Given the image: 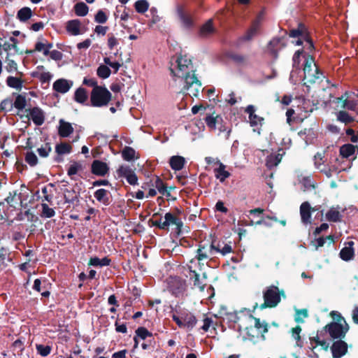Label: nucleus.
I'll return each instance as SVG.
<instances>
[{
  "mask_svg": "<svg viewBox=\"0 0 358 358\" xmlns=\"http://www.w3.org/2000/svg\"><path fill=\"white\" fill-rule=\"evenodd\" d=\"M171 74L175 78L184 80L182 91L192 97H197L201 89V83L195 75L192 60L185 56H179L170 66Z\"/></svg>",
  "mask_w": 358,
  "mask_h": 358,
  "instance_id": "1",
  "label": "nucleus"
},
{
  "mask_svg": "<svg viewBox=\"0 0 358 358\" xmlns=\"http://www.w3.org/2000/svg\"><path fill=\"white\" fill-rule=\"evenodd\" d=\"M240 320L238 324V331L243 336V340L255 341L259 334L264 338V334L268 331L267 324L265 322H261L259 319L254 317L250 313L247 312L244 317H238Z\"/></svg>",
  "mask_w": 358,
  "mask_h": 358,
  "instance_id": "2",
  "label": "nucleus"
},
{
  "mask_svg": "<svg viewBox=\"0 0 358 358\" xmlns=\"http://www.w3.org/2000/svg\"><path fill=\"white\" fill-rule=\"evenodd\" d=\"M323 78V73L319 70L313 57L310 55L306 56L303 66V85L310 87V85L321 81Z\"/></svg>",
  "mask_w": 358,
  "mask_h": 358,
  "instance_id": "3",
  "label": "nucleus"
},
{
  "mask_svg": "<svg viewBox=\"0 0 358 358\" xmlns=\"http://www.w3.org/2000/svg\"><path fill=\"white\" fill-rule=\"evenodd\" d=\"M331 315L334 320H336L337 321L332 322L326 325L324 327L325 331L329 333V336L333 339L343 338L349 330L348 324L338 312L332 311Z\"/></svg>",
  "mask_w": 358,
  "mask_h": 358,
  "instance_id": "4",
  "label": "nucleus"
},
{
  "mask_svg": "<svg viewBox=\"0 0 358 358\" xmlns=\"http://www.w3.org/2000/svg\"><path fill=\"white\" fill-rule=\"evenodd\" d=\"M111 96V93L104 86L93 88L90 93V106L97 108L106 106Z\"/></svg>",
  "mask_w": 358,
  "mask_h": 358,
  "instance_id": "5",
  "label": "nucleus"
},
{
  "mask_svg": "<svg viewBox=\"0 0 358 358\" xmlns=\"http://www.w3.org/2000/svg\"><path fill=\"white\" fill-rule=\"evenodd\" d=\"M172 319L179 328L185 329L187 331L192 330L197 322L194 315L188 310L177 311L173 314Z\"/></svg>",
  "mask_w": 358,
  "mask_h": 358,
  "instance_id": "6",
  "label": "nucleus"
},
{
  "mask_svg": "<svg viewBox=\"0 0 358 358\" xmlns=\"http://www.w3.org/2000/svg\"><path fill=\"white\" fill-rule=\"evenodd\" d=\"M285 296L284 292L280 291L278 287H268L264 292V303L262 305V308L269 307H275L280 301V296Z\"/></svg>",
  "mask_w": 358,
  "mask_h": 358,
  "instance_id": "7",
  "label": "nucleus"
},
{
  "mask_svg": "<svg viewBox=\"0 0 358 358\" xmlns=\"http://www.w3.org/2000/svg\"><path fill=\"white\" fill-rule=\"evenodd\" d=\"M335 103L341 108L355 110L358 106V90L357 92H346L341 97L336 98Z\"/></svg>",
  "mask_w": 358,
  "mask_h": 358,
  "instance_id": "8",
  "label": "nucleus"
},
{
  "mask_svg": "<svg viewBox=\"0 0 358 358\" xmlns=\"http://www.w3.org/2000/svg\"><path fill=\"white\" fill-rule=\"evenodd\" d=\"M217 253V250L215 249V245L213 242H201L196 250L195 258L199 262H203L213 258Z\"/></svg>",
  "mask_w": 358,
  "mask_h": 358,
  "instance_id": "9",
  "label": "nucleus"
},
{
  "mask_svg": "<svg viewBox=\"0 0 358 358\" xmlns=\"http://www.w3.org/2000/svg\"><path fill=\"white\" fill-rule=\"evenodd\" d=\"M189 267V280L193 282V285L195 287H197L201 292L204 291L206 288V280L207 279V274L206 273H203L202 276L201 277L199 273H197L195 271L192 270L191 266H188Z\"/></svg>",
  "mask_w": 358,
  "mask_h": 358,
  "instance_id": "10",
  "label": "nucleus"
},
{
  "mask_svg": "<svg viewBox=\"0 0 358 358\" xmlns=\"http://www.w3.org/2000/svg\"><path fill=\"white\" fill-rule=\"evenodd\" d=\"M331 350L333 358H341L346 354L348 345L345 342L339 340L333 343Z\"/></svg>",
  "mask_w": 358,
  "mask_h": 358,
  "instance_id": "11",
  "label": "nucleus"
},
{
  "mask_svg": "<svg viewBox=\"0 0 358 358\" xmlns=\"http://www.w3.org/2000/svg\"><path fill=\"white\" fill-rule=\"evenodd\" d=\"M73 81L64 78L55 80L52 85L55 91L60 94H65L69 91L73 86Z\"/></svg>",
  "mask_w": 358,
  "mask_h": 358,
  "instance_id": "12",
  "label": "nucleus"
},
{
  "mask_svg": "<svg viewBox=\"0 0 358 358\" xmlns=\"http://www.w3.org/2000/svg\"><path fill=\"white\" fill-rule=\"evenodd\" d=\"M29 112L27 117L29 118V116L36 126H41L44 123L45 113L42 109L38 107H34L29 109Z\"/></svg>",
  "mask_w": 358,
  "mask_h": 358,
  "instance_id": "13",
  "label": "nucleus"
},
{
  "mask_svg": "<svg viewBox=\"0 0 358 358\" xmlns=\"http://www.w3.org/2000/svg\"><path fill=\"white\" fill-rule=\"evenodd\" d=\"M285 44L283 38H273L268 45V51L274 57H277L278 52L285 47Z\"/></svg>",
  "mask_w": 358,
  "mask_h": 358,
  "instance_id": "14",
  "label": "nucleus"
},
{
  "mask_svg": "<svg viewBox=\"0 0 358 358\" xmlns=\"http://www.w3.org/2000/svg\"><path fill=\"white\" fill-rule=\"evenodd\" d=\"M164 226H170L174 225L176 226V231L177 233H180L181 231V228L183 225L182 220L173 215L171 213H166L164 215V221H163Z\"/></svg>",
  "mask_w": 358,
  "mask_h": 358,
  "instance_id": "15",
  "label": "nucleus"
},
{
  "mask_svg": "<svg viewBox=\"0 0 358 358\" xmlns=\"http://www.w3.org/2000/svg\"><path fill=\"white\" fill-rule=\"evenodd\" d=\"M66 29L72 36H78L83 34L81 29V22L79 20L75 19L66 22Z\"/></svg>",
  "mask_w": 358,
  "mask_h": 358,
  "instance_id": "16",
  "label": "nucleus"
},
{
  "mask_svg": "<svg viewBox=\"0 0 358 358\" xmlns=\"http://www.w3.org/2000/svg\"><path fill=\"white\" fill-rule=\"evenodd\" d=\"M109 170V168L106 163L99 161L94 160L92 164V172L94 175L103 176Z\"/></svg>",
  "mask_w": 358,
  "mask_h": 358,
  "instance_id": "17",
  "label": "nucleus"
},
{
  "mask_svg": "<svg viewBox=\"0 0 358 358\" xmlns=\"http://www.w3.org/2000/svg\"><path fill=\"white\" fill-rule=\"evenodd\" d=\"M177 13L180 20L185 28H190L193 26V20L189 13H187L182 6H178Z\"/></svg>",
  "mask_w": 358,
  "mask_h": 358,
  "instance_id": "18",
  "label": "nucleus"
},
{
  "mask_svg": "<svg viewBox=\"0 0 358 358\" xmlns=\"http://www.w3.org/2000/svg\"><path fill=\"white\" fill-rule=\"evenodd\" d=\"M59 124L58 134L59 136L66 138L73 132L74 129L71 123L62 119L59 121Z\"/></svg>",
  "mask_w": 358,
  "mask_h": 358,
  "instance_id": "19",
  "label": "nucleus"
},
{
  "mask_svg": "<svg viewBox=\"0 0 358 358\" xmlns=\"http://www.w3.org/2000/svg\"><path fill=\"white\" fill-rule=\"evenodd\" d=\"M74 100L80 104L85 106H90V102L88 103V94L87 90L83 87L78 88L74 93Z\"/></svg>",
  "mask_w": 358,
  "mask_h": 358,
  "instance_id": "20",
  "label": "nucleus"
},
{
  "mask_svg": "<svg viewBox=\"0 0 358 358\" xmlns=\"http://www.w3.org/2000/svg\"><path fill=\"white\" fill-rule=\"evenodd\" d=\"M354 242L349 241L346 245L341 250L340 257L344 261H349L353 258L354 256Z\"/></svg>",
  "mask_w": 358,
  "mask_h": 358,
  "instance_id": "21",
  "label": "nucleus"
},
{
  "mask_svg": "<svg viewBox=\"0 0 358 358\" xmlns=\"http://www.w3.org/2000/svg\"><path fill=\"white\" fill-rule=\"evenodd\" d=\"M317 157H320L321 159V154H317L315 155V165L317 169H319L321 172L324 173L328 178L332 176L333 173H338L340 171L334 166L331 165L329 167L324 166V168H320V166L317 165Z\"/></svg>",
  "mask_w": 358,
  "mask_h": 358,
  "instance_id": "22",
  "label": "nucleus"
},
{
  "mask_svg": "<svg viewBox=\"0 0 358 358\" xmlns=\"http://www.w3.org/2000/svg\"><path fill=\"white\" fill-rule=\"evenodd\" d=\"M285 152L282 153H273L266 157V166L268 169H273L278 165L281 162L282 158Z\"/></svg>",
  "mask_w": 358,
  "mask_h": 358,
  "instance_id": "23",
  "label": "nucleus"
},
{
  "mask_svg": "<svg viewBox=\"0 0 358 358\" xmlns=\"http://www.w3.org/2000/svg\"><path fill=\"white\" fill-rule=\"evenodd\" d=\"M300 215L303 224L310 223V206L308 202H303L300 206Z\"/></svg>",
  "mask_w": 358,
  "mask_h": 358,
  "instance_id": "24",
  "label": "nucleus"
},
{
  "mask_svg": "<svg viewBox=\"0 0 358 358\" xmlns=\"http://www.w3.org/2000/svg\"><path fill=\"white\" fill-rule=\"evenodd\" d=\"M185 159L181 156H172L170 158L169 164L171 169L174 171H180L183 169Z\"/></svg>",
  "mask_w": 358,
  "mask_h": 358,
  "instance_id": "25",
  "label": "nucleus"
},
{
  "mask_svg": "<svg viewBox=\"0 0 358 358\" xmlns=\"http://www.w3.org/2000/svg\"><path fill=\"white\" fill-rule=\"evenodd\" d=\"M225 165L222 163H220L218 168L215 169V176L221 182H223L227 178L230 176V173L225 170Z\"/></svg>",
  "mask_w": 358,
  "mask_h": 358,
  "instance_id": "26",
  "label": "nucleus"
},
{
  "mask_svg": "<svg viewBox=\"0 0 358 358\" xmlns=\"http://www.w3.org/2000/svg\"><path fill=\"white\" fill-rule=\"evenodd\" d=\"M108 191L105 189H99L94 192V197L96 199L102 203L103 204L108 206L109 204Z\"/></svg>",
  "mask_w": 358,
  "mask_h": 358,
  "instance_id": "27",
  "label": "nucleus"
},
{
  "mask_svg": "<svg viewBox=\"0 0 358 358\" xmlns=\"http://www.w3.org/2000/svg\"><path fill=\"white\" fill-rule=\"evenodd\" d=\"M205 122L210 129L215 130L217 129V124L222 123V118L219 115L215 117L213 115H208L205 117Z\"/></svg>",
  "mask_w": 358,
  "mask_h": 358,
  "instance_id": "28",
  "label": "nucleus"
},
{
  "mask_svg": "<svg viewBox=\"0 0 358 358\" xmlns=\"http://www.w3.org/2000/svg\"><path fill=\"white\" fill-rule=\"evenodd\" d=\"M289 36L292 38H296L301 36L304 39L306 45H308V48L312 50L313 48V44L312 41L306 36H303L302 31L299 28L296 29H292L289 32Z\"/></svg>",
  "mask_w": 358,
  "mask_h": 358,
  "instance_id": "29",
  "label": "nucleus"
},
{
  "mask_svg": "<svg viewBox=\"0 0 358 358\" xmlns=\"http://www.w3.org/2000/svg\"><path fill=\"white\" fill-rule=\"evenodd\" d=\"M342 215L340 211L335 208H331L326 213V218L329 222H337L341 220Z\"/></svg>",
  "mask_w": 358,
  "mask_h": 358,
  "instance_id": "30",
  "label": "nucleus"
},
{
  "mask_svg": "<svg viewBox=\"0 0 358 358\" xmlns=\"http://www.w3.org/2000/svg\"><path fill=\"white\" fill-rule=\"evenodd\" d=\"M6 84L8 87L20 90L22 87V81L20 78L13 76H8L6 79Z\"/></svg>",
  "mask_w": 358,
  "mask_h": 358,
  "instance_id": "31",
  "label": "nucleus"
},
{
  "mask_svg": "<svg viewBox=\"0 0 358 358\" xmlns=\"http://www.w3.org/2000/svg\"><path fill=\"white\" fill-rule=\"evenodd\" d=\"M356 146L352 144H345L340 148V154L343 157L348 158L355 152Z\"/></svg>",
  "mask_w": 358,
  "mask_h": 358,
  "instance_id": "32",
  "label": "nucleus"
},
{
  "mask_svg": "<svg viewBox=\"0 0 358 358\" xmlns=\"http://www.w3.org/2000/svg\"><path fill=\"white\" fill-rule=\"evenodd\" d=\"M71 150L72 147L66 143L62 142L55 146V152L59 155L69 154L71 152Z\"/></svg>",
  "mask_w": 358,
  "mask_h": 358,
  "instance_id": "33",
  "label": "nucleus"
},
{
  "mask_svg": "<svg viewBox=\"0 0 358 358\" xmlns=\"http://www.w3.org/2000/svg\"><path fill=\"white\" fill-rule=\"evenodd\" d=\"M110 259L108 257L99 259V257H92L90 260V265L93 266H106L110 264Z\"/></svg>",
  "mask_w": 358,
  "mask_h": 358,
  "instance_id": "34",
  "label": "nucleus"
},
{
  "mask_svg": "<svg viewBox=\"0 0 358 358\" xmlns=\"http://www.w3.org/2000/svg\"><path fill=\"white\" fill-rule=\"evenodd\" d=\"M74 10L76 15L83 17L88 13L89 8L85 3L79 2L74 6Z\"/></svg>",
  "mask_w": 358,
  "mask_h": 358,
  "instance_id": "35",
  "label": "nucleus"
},
{
  "mask_svg": "<svg viewBox=\"0 0 358 358\" xmlns=\"http://www.w3.org/2000/svg\"><path fill=\"white\" fill-rule=\"evenodd\" d=\"M31 15L32 11L31 8L29 7H24L17 12V16L21 22H25L31 17Z\"/></svg>",
  "mask_w": 358,
  "mask_h": 358,
  "instance_id": "36",
  "label": "nucleus"
},
{
  "mask_svg": "<svg viewBox=\"0 0 358 358\" xmlns=\"http://www.w3.org/2000/svg\"><path fill=\"white\" fill-rule=\"evenodd\" d=\"M214 31V28L213 26L212 20H209L206 23H205L200 29V35L203 37H206L210 34H213Z\"/></svg>",
  "mask_w": 358,
  "mask_h": 358,
  "instance_id": "37",
  "label": "nucleus"
},
{
  "mask_svg": "<svg viewBox=\"0 0 358 358\" xmlns=\"http://www.w3.org/2000/svg\"><path fill=\"white\" fill-rule=\"evenodd\" d=\"M13 108L15 107L17 110H22L27 104L25 96L22 94H18L16 96L15 100L14 101H13Z\"/></svg>",
  "mask_w": 358,
  "mask_h": 358,
  "instance_id": "38",
  "label": "nucleus"
},
{
  "mask_svg": "<svg viewBox=\"0 0 358 358\" xmlns=\"http://www.w3.org/2000/svg\"><path fill=\"white\" fill-rule=\"evenodd\" d=\"M13 108V99L7 98L1 101L0 103V111L5 113L12 111Z\"/></svg>",
  "mask_w": 358,
  "mask_h": 358,
  "instance_id": "39",
  "label": "nucleus"
},
{
  "mask_svg": "<svg viewBox=\"0 0 358 358\" xmlns=\"http://www.w3.org/2000/svg\"><path fill=\"white\" fill-rule=\"evenodd\" d=\"M247 312L250 313V311L248 310L245 309L243 310H241L239 313H230L229 315V320L237 324V326L234 327V328H237V329L238 330V324H240V320L237 317H244L245 315H247Z\"/></svg>",
  "mask_w": 358,
  "mask_h": 358,
  "instance_id": "40",
  "label": "nucleus"
},
{
  "mask_svg": "<svg viewBox=\"0 0 358 358\" xmlns=\"http://www.w3.org/2000/svg\"><path fill=\"white\" fill-rule=\"evenodd\" d=\"M110 73L111 71L106 65L101 64L96 70L97 76L102 79L108 78Z\"/></svg>",
  "mask_w": 358,
  "mask_h": 358,
  "instance_id": "41",
  "label": "nucleus"
},
{
  "mask_svg": "<svg viewBox=\"0 0 358 358\" xmlns=\"http://www.w3.org/2000/svg\"><path fill=\"white\" fill-rule=\"evenodd\" d=\"M136 336L142 340H146L147 338L152 339V334L145 327H138L136 330Z\"/></svg>",
  "mask_w": 358,
  "mask_h": 358,
  "instance_id": "42",
  "label": "nucleus"
},
{
  "mask_svg": "<svg viewBox=\"0 0 358 358\" xmlns=\"http://www.w3.org/2000/svg\"><path fill=\"white\" fill-rule=\"evenodd\" d=\"M136 151L131 147H125L122 151V157L126 161H131L135 157Z\"/></svg>",
  "mask_w": 358,
  "mask_h": 358,
  "instance_id": "43",
  "label": "nucleus"
},
{
  "mask_svg": "<svg viewBox=\"0 0 358 358\" xmlns=\"http://www.w3.org/2000/svg\"><path fill=\"white\" fill-rule=\"evenodd\" d=\"M149 8V3L146 0H138L135 3V9L139 13H145Z\"/></svg>",
  "mask_w": 358,
  "mask_h": 358,
  "instance_id": "44",
  "label": "nucleus"
},
{
  "mask_svg": "<svg viewBox=\"0 0 358 358\" xmlns=\"http://www.w3.org/2000/svg\"><path fill=\"white\" fill-rule=\"evenodd\" d=\"M65 202L68 203H73L78 199V194L73 189H66L64 191Z\"/></svg>",
  "mask_w": 358,
  "mask_h": 358,
  "instance_id": "45",
  "label": "nucleus"
},
{
  "mask_svg": "<svg viewBox=\"0 0 358 358\" xmlns=\"http://www.w3.org/2000/svg\"><path fill=\"white\" fill-rule=\"evenodd\" d=\"M134 171L127 165H122L117 170L118 177L127 178Z\"/></svg>",
  "mask_w": 358,
  "mask_h": 358,
  "instance_id": "46",
  "label": "nucleus"
},
{
  "mask_svg": "<svg viewBox=\"0 0 358 358\" xmlns=\"http://www.w3.org/2000/svg\"><path fill=\"white\" fill-rule=\"evenodd\" d=\"M300 68H293L290 73L289 81L292 84H296L299 80L302 79L303 77L300 75Z\"/></svg>",
  "mask_w": 358,
  "mask_h": 358,
  "instance_id": "47",
  "label": "nucleus"
},
{
  "mask_svg": "<svg viewBox=\"0 0 358 358\" xmlns=\"http://www.w3.org/2000/svg\"><path fill=\"white\" fill-rule=\"evenodd\" d=\"M337 120L341 122L348 124L352 122V117L345 111L341 110L336 114Z\"/></svg>",
  "mask_w": 358,
  "mask_h": 358,
  "instance_id": "48",
  "label": "nucleus"
},
{
  "mask_svg": "<svg viewBox=\"0 0 358 358\" xmlns=\"http://www.w3.org/2000/svg\"><path fill=\"white\" fill-rule=\"evenodd\" d=\"M154 185L157 188L158 192L162 195H166L169 194L167 192L166 187L165 186L164 182L159 177L155 178Z\"/></svg>",
  "mask_w": 358,
  "mask_h": 358,
  "instance_id": "49",
  "label": "nucleus"
},
{
  "mask_svg": "<svg viewBox=\"0 0 358 358\" xmlns=\"http://www.w3.org/2000/svg\"><path fill=\"white\" fill-rule=\"evenodd\" d=\"M42 216L50 218L55 216V211L53 208H50L47 203H42Z\"/></svg>",
  "mask_w": 358,
  "mask_h": 358,
  "instance_id": "50",
  "label": "nucleus"
},
{
  "mask_svg": "<svg viewBox=\"0 0 358 358\" xmlns=\"http://www.w3.org/2000/svg\"><path fill=\"white\" fill-rule=\"evenodd\" d=\"M6 69L8 72L13 73V72L17 71V64L14 60L10 59L9 58V54L7 55V57L6 59Z\"/></svg>",
  "mask_w": 358,
  "mask_h": 358,
  "instance_id": "51",
  "label": "nucleus"
},
{
  "mask_svg": "<svg viewBox=\"0 0 358 358\" xmlns=\"http://www.w3.org/2000/svg\"><path fill=\"white\" fill-rule=\"evenodd\" d=\"M36 348L37 352L43 357L48 356L50 353L51 350H52L50 346L41 345V344H37L36 345Z\"/></svg>",
  "mask_w": 358,
  "mask_h": 358,
  "instance_id": "52",
  "label": "nucleus"
},
{
  "mask_svg": "<svg viewBox=\"0 0 358 358\" xmlns=\"http://www.w3.org/2000/svg\"><path fill=\"white\" fill-rule=\"evenodd\" d=\"M308 310L306 309L296 310L295 315V321L298 323L304 322V319L308 317Z\"/></svg>",
  "mask_w": 358,
  "mask_h": 358,
  "instance_id": "53",
  "label": "nucleus"
},
{
  "mask_svg": "<svg viewBox=\"0 0 358 358\" xmlns=\"http://www.w3.org/2000/svg\"><path fill=\"white\" fill-rule=\"evenodd\" d=\"M25 161L31 166H34L38 163V158L33 152H27L25 156Z\"/></svg>",
  "mask_w": 358,
  "mask_h": 358,
  "instance_id": "54",
  "label": "nucleus"
},
{
  "mask_svg": "<svg viewBox=\"0 0 358 358\" xmlns=\"http://www.w3.org/2000/svg\"><path fill=\"white\" fill-rule=\"evenodd\" d=\"M80 169H81V165L76 162H73L70 165V166L67 171V174H68V176L71 177V176L77 174L78 171Z\"/></svg>",
  "mask_w": 358,
  "mask_h": 358,
  "instance_id": "55",
  "label": "nucleus"
},
{
  "mask_svg": "<svg viewBox=\"0 0 358 358\" xmlns=\"http://www.w3.org/2000/svg\"><path fill=\"white\" fill-rule=\"evenodd\" d=\"M265 16V10L262 9L256 16L255 19L252 21V24L255 27L260 28V26L264 21Z\"/></svg>",
  "mask_w": 358,
  "mask_h": 358,
  "instance_id": "56",
  "label": "nucleus"
},
{
  "mask_svg": "<svg viewBox=\"0 0 358 358\" xmlns=\"http://www.w3.org/2000/svg\"><path fill=\"white\" fill-rule=\"evenodd\" d=\"M259 29L258 27L252 24L251 27L248 30L243 36V39L245 41L251 40L257 34Z\"/></svg>",
  "mask_w": 358,
  "mask_h": 358,
  "instance_id": "57",
  "label": "nucleus"
},
{
  "mask_svg": "<svg viewBox=\"0 0 358 358\" xmlns=\"http://www.w3.org/2000/svg\"><path fill=\"white\" fill-rule=\"evenodd\" d=\"M51 151V147L49 144H45L44 146H41L37 149V152L41 157H46L49 155Z\"/></svg>",
  "mask_w": 358,
  "mask_h": 358,
  "instance_id": "58",
  "label": "nucleus"
},
{
  "mask_svg": "<svg viewBox=\"0 0 358 358\" xmlns=\"http://www.w3.org/2000/svg\"><path fill=\"white\" fill-rule=\"evenodd\" d=\"M301 331V328L299 326H297L292 329V336L296 341V344L298 346L301 347V336L300 333Z\"/></svg>",
  "mask_w": 358,
  "mask_h": 358,
  "instance_id": "59",
  "label": "nucleus"
},
{
  "mask_svg": "<svg viewBox=\"0 0 358 358\" xmlns=\"http://www.w3.org/2000/svg\"><path fill=\"white\" fill-rule=\"evenodd\" d=\"M217 129L219 131L218 135H220L221 133H225V139H228L229 138L231 130V129L228 128L227 127L223 124V121L222 122L221 124H217Z\"/></svg>",
  "mask_w": 358,
  "mask_h": 358,
  "instance_id": "60",
  "label": "nucleus"
},
{
  "mask_svg": "<svg viewBox=\"0 0 358 358\" xmlns=\"http://www.w3.org/2000/svg\"><path fill=\"white\" fill-rule=\"evenodd\" d=\"M303 53V50H297L295 52V53L293 55V57H292V67L293 68H300L299 66H300V57H301V55H302Z\"/></svg>",
  "mask_w": 358,
  "mask_h": 358,
  "instance_id": "61",
  "label": "nucleus"
},
{
  "mask_svg": "<svg viewBox=\"0 0 358 358\" xmlns=\"http://www.w3.org/2000/svg\"><path fill=\"white\" fill-rule=\"evenodd\" d=\"M263 120L264 119L262 117H260L255 114L249 117L250 124L252 127L261 125Z\"/></svg>",
  "mask_w": 358,
  "mask_h": 358,
  "instance_id": "62",
  "label": "nucleus"
},
{
  "mask_svg": "<svg viewBox=\"0 0 358 358\" xmlns=\"http://www.w3.org/2000/svg\"><path fill=\"white\" fill-rule=\"evenodd\" d=\"M94 20L96 22L103 24L107 21V16L103 10H100L95 15Z\"/></svg>",
  "mask_w": 358,
  "mask_h": 358,
  "instance_id": "63",
  "label": "nucleus"
},
{
  "mask_svg": "<svg viewBox=\"0 0 358 358\" xmlns=\"http://www.w3.org/2000/svg\"><path fill=\"white\" fill-rule=\"evenodd\" d=\"M52 78V75L50 72H42L38 75V78L42 83H49Z\"/></svg>",
  "mask_w": 358,
  "mask_h": 358,
  "instance_id": "64",
  "label": "nucleus"
}]
</instances>
